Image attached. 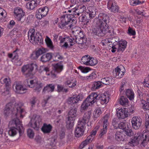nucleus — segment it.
I'll return each mask as SVG.
<instances>
[{"instance_id": "obj_17", "label": "nucleus", "mask_w": 149, "mask_h": 149, "mask_svg": "<svg viewBox=\"0 0 149 149\" xmlns=\"http://www.w3.org/2000/svg\"><path fill=\"white\" fill-rule=\"evenodd\" d=\"M91 114L92 112L91 111L86 112L84 113L83 117L79 118L78 122L81 123H83V124L86 125L89 121Z\"/></svg>"}, {"instance_id": "obj_62", "label": "nucleus", "mask_w": 149, "mask_h": 149, "mask_svg": "<svg viewBox=\"0 0 149 149\" xmlns=\"http://www.w3.org/2000/svg\"><path fill=\"white\" fill-rule=\"evenodd\" d=\"M118 128L122 130H124L126 128L125 127V123L123 122H121L119 123Z\"/></svg>"}, {"instance_id": "obj_59", "label": "nucleus", "mask_w": 149, "mask_h": 149, "mask_svg": "<svg viewBox=\"0 0 149 149\" xmlns=\"http://www.w3.org/2000/svg\"><path fill=\"white\" fill-rule=\"evenodd\" d=\"M37 100L36 98L35 97H33L30 99V102L32 107L34 106Z\"/></svg>"}, {"instance_id": "obj_52", "label": "nucleus", "mask_w": 149, "mask_h": 149, "mask_svg": "<svg viewBox=\"0 0 149 149\" xmlns=\"http://www.w3.org/2000/svg\"><path fill=\"white\" fill-rule=\"evenodd\" d=\"M81 15V16H80L79 17V19H80V18H81V21L83 22H84L86 24H87L89 22V19L88 18L86 15Z\"/></svg>"}, {"instance_id": "obj_14", "label": "nucleus", "mask_w": 149, "mask_h": 149, "mask_svg": "<svg viewBox=\"0 0 149 149\" xmlns=\"http://www.w3.org/2000/svg\"><path fill=\"white\" fill-rule=\"evenodd\" d=\"M13 88L15 92L18 93H24L26 92L27 90L26 89L24 88L22 85L17 82H15L14 84Z\"/></svg>"}, {"instance_id": "obj_9", "label": "nucleus", "mask_w": 149, "mask_h": 149, "mask_svg": "<svg viewBox=\"0 0 149 149\" xmlns=\"http://www.w3.org/2000/svg\"><path fill=\"white\" fill-rule=\"evenodd\" d=\"M14 13L15 15V17L18 21L22 22L24 21V13L21 8L19 7L15 8Z\"/></svg>"}, {"instance_id": "obj_38", "label": "nucleus", "mask_w": 149, "mask_h": 149, "mask_svg": "<svg viewBox=\"0 0 149 149\" xmlns=\"http://www.w3.org/2000/svg\"><path fill=\"white\" fill-rule=\"evenodd\" d=\"M123 134L121 132L117 131L115 134V138L118 141H123L124 140L123 137Z\"/></svg>"}, {"instance_id": "obj_13", "label": "nucleus", "mask_w": 149, "mask_h": 149, "mask_svg": "<svg viewBox=\"0 0 149 149\" xmlns=\"http://www.w3.org/2000/svg\"><path fill=\"white\" fill-rule=\"evenodd\" d=\"M97 131L95 130H93L91 134L88 136L86 139L83 141L80 145L79 147L81 149L83 148L85 146L88 144L90 141H92L96 134Z\"/></svg>"}, {"instance_id": "obj_24", "label": "nucleus", "mask_w": 149, "mask_h": 149, "mask_svg": "<svg viewBox=\"0 0 149 149\" xmlns=\"http://www.w3.org/2000/svg\"><path fill=\"white\" fill-rule=\"evenodd\" d=\"M98 95L96 93H93L88 96L85 100L86 101L90 104V105L91 104H92L98 100Z\"/></svg>"}, {"instance_id": "obj_45", "label": "nucleus", "mask_w": 149, "mask_h": 149, "mask_svg": "<svg viewBox=\"0 0 149 149\" xmlns=\"http://www.w3.org/2000/svg\"><path fill=\"white\" fill-rule=\"evenodd\" d=\"M128 102L127 99L123 96H122L119 99L120 103L122 105H126Z\"/></svg>"}, {"instance_id": "obj_49", "label": "nucleus", "mask_w": 149, "mask_h": 149, "mask_svg": "<svg viewBox=\"0 0 149 149\" xmlns=\"http://www.w3.org/2000/svg\"><path fill=\"white\" fill-rule=\"evenodd\" d=\"M73 34L76 35L77 36H79V38H85L84 37V36L82 32L80 31H72Z\"/></svg>"}, {"instance_id": "obj_55", "label": "nucleus", "mask_w": 149, "mask_h": 149, "mask_svg": "<svg viewBox=\"0 0 149 149\" xmlns=\"http://www.w3.org/2000/svg\"><path fill=\"white\" fill-rule=\"evenodd\" d=\"M88 14L89 18L90 19H92L95 16L96 14V11L94 9L91 10V11L89 10Z\"/></svg>"}, {"instance_id": "obj_36", "label": "nucleus", "mask_w": 149, "mask_h": 149, "mask_svg": "<svg viewBox=\"0 0 149 149\" xmlns=\"http://www.w3.org/2000/svg\"><path fill=\"white\" fill-rule=\"evenodd\" d=\"M126 94L130 100L134 99V94L132 90L130 89H128L126 90Z\"/></svg>"}, {"instance_id": "obj_29", "label": "nucleus", "mask_w": 149, "mask_h": 149, "mask_svg": "<svg viewBox=\"0 0 149 149\" xmlns=\"http://www.w3.org/2000/svg\"><path fill=\"white\" fill-rule=\"evenodd\" d=\"M52 57V53H48L43 54L41 57L40 60L43 62H46L50 61Z\"/></svg>"}, {"instance_id": "obj_11", "label": "nucleus", "mask_w": 149, "mask_h": 149, "mask_svg": "<svg viewBox=\"0 0 149 149\" xmlns=\"http://www.w3.org/2000/svg\"><path fill=\"white\" fill-rule=\"evenodd\" d=\"M143 134L140 132L137 133V135H136L133 139H132L131 141L130 142V144L132 143L133 146L137 145L139 144L140 141H143L142 143H145L146 142H143V139H144L143 137Z\"/></svg>"}, {"instance_id": "obj_20", "label": "nucleus", "mask_w": 149, "mask_h": 149, "mask_svg": "<svg viewBox=\"0 0 149 149\" xmlns=\"http://www.w3.org/2000/svg\"><path fill=\"white\" fill-rule=\"evenodd\" d=\"M82 97L81 95H78L77 96H73L68 98V103L70 105L72 106L77 103L79 101L81 100Z\"/></svg>"}, {"instance_id": "obj_43", "label": "nucleus", "mask_w": 149, "mask_h": 149, "mask_svg": "<svg viewBox=\"0 0 149 149\" xmlns=\"http://www.w3.org/2000/svg\"><path fill=\"white\" fill-rule=\"evenodd\" d=\"M76 81L75 79L70 80L67 81L65 84L67 85L69 87L72 88L76 85Z\"/></svg>"}, {"instance_id": "obj_63", "label": "nucleus", "mask_w": 149, "mask_h": 149, "mask_svg": "<svg viewBox=\"0 0 149 149\" xmlns=\"http://www.w3.org/2000/svg\"><path fill=\"white\" fill-rule=\"evenodd\" d=\"M49 141L51 142L50 143L51 146H54L56 143V139L54 137H52L49 139Z\"/></svg>"}, {"instance_id": "obj_61", "label": "nucleus", "mask_w": 149, "mask_h": 149, "mask_svg": "<svg viewBox=\"0 0 149 149\" xmlns=\"http://www.w3.org/2000/svg\"><path fill=\"white\" fill-rule=\"evenodd\" d=\"M77 7L81 14L86 10V6L84 5L80 6Z\"/></svg>"}, {"instance_id": "obj_16", "label": "nucleus", "mask_w": 149, "mask_h": 149, "mask_svg": "<svg viewBox=\"0 0 149 149\" xmlns=\"http://www.w3.org/2000/svg\"><path fill=\"white\" fill-rule=\"evenodd\" d=\"M53 70L51 72V75L53 77H55L56 76V73L61 72L63 69V66L61 64L57 63L56 64H52Z\"/></svg>"}, {"instance_id": "obj_31", "label": "nucleus", "mask_w": 149, "mask_h": 149, "mask_svg": "<svg viewBox=\"0 0 149 149\" xmlns=\"http://www.w3.org/2000/svg\"><path fill=\"white\" fill-rule=\"evenodd\" d=\"M52 127L50 124L44 123L41 128V130L44 133L48 134L50 132Z\"/></svg>"}, {"instance_id": "obj_41", "label": "nucleus", "mask_w": 149, "mask_h": 149, "mask_svg": "<svg viewBox=\"0 0 149 149\" xmlns=\"http://www.w3.org/2000/svg\"><path fill=\"white\" fill-rule=\"evenodd\" d=\"M74 120L71 119V118H68V120L67 121L66 123V127L68 129H70L72 128L73 126L74 121Z\"/></svg>"}, {"instance_id": "obj_39", "label": "nucleus", "mask_w": 149, "mask_h": 149, "mask_svg": "<svg viewBox=\"0 0 149 149\" xmlns=\"http://www.w3.org/2000/svg\"><path fill=\"white\" fill-rule=\"evenodd\" d=\"M124 132L125 134L128 136L131 137L134 134V133L131 128L128 127L126 128L124 130Z\"/></svg>"}, {"instance_id": "obj_27", "label": "nucleus", "mask_w": 149, "mask_h": 149, "mask_svg": "<svg viewBox=\"0 0 149 149\" xmlns=\"http://www.w3.org/2000/svg\"><path fill=\"white\" fill-rule=\"evenodd\" d=\"M98 100L100 101L102 104L107 103L108 101L109 96L108 95L102 94L100 95H98Z\"/></svg>"}, {"instance_id": "obj_46", "label": "nucleus", "mask_w": 149, "mask_h": 149, "mask_svg": "<svg viewBox=\"0 0 149 149\" xmlns=\"http://www.w3.org/2000/svg\"><path fill=\"white\" fill-rule=\"evenodd\" d=\"M72 13L71 14L72 15L73 17L74 16L75 17H77V16L81 14L80 12H79L80 11L79 10V9L78 8H77L76 9H72Z\"/></svg>"}, {"instance_id": "obj_50", "label": "nucleus", "mask_w": 149, "mask_h": 149, "mask_svg": "<svg viewBox=\"0 0 149 149\" xmlns=\"http://www.w3.org/2000/svg\"><path fill=\"white\" fill-rule=\"evenodd\" d=\"M145 126L147 130L149 132V115L146 114V121Z\"/></svg>"}, {"instance_id": "obj_2", "label": "nucleus", "mask_w": 149, "mask_h": 149, "mask_svg": "<svg viewBox=\"0 0 149 149\" xmlns=\"http://www.w3.org/2000/svg\"><path fill=\"white\" fill-rule=\"evenodd\" d=\"M9 124L12 127L10 128L8 131V134L10 136H13L19 132L20 135L23 132V128L22 122L17 118H15L10 122Z\"/></svg>"}, {"instance_id": "obj_15", "label": "nucleus", "mask_w": 149, "mask_h": 149, "mask_svg": "<svg viewBox=\"0 0 149 149\" xmlns=\"http://www.w3.org/2000/svg\"><path fill=\"white\" fill-rule=\"evenodd\" d=\"M116 111L117 116L119 119H124L129 115L128 111L125 108L117 109Z\"/></svg>"}, {"instance_id": "obj_57", "label": "nucleus", "mask_w": 149, "mask_h": 149, "mask_svg": "<svg viewBox=\"0 0 149 149\" xmlns=\"http://www.w3.org/2000/svg\"><path fill=\"white\" fill-rule=\"evenodd\" d=\"M54 61H58L59 60H61L63 58V57L59 53H56L54 54V57L53 58Z\"/></svg>"}, {"instance_id": "obj_6", "label": "nucleus", "mask_w": 149, "mask_h": 149, "mask_svg": "<svg viewBox=\"0 0 149 149\" xmlns=\"http://www.w3.org/2000/svg\"><path fill=\"white\" fill-rule=\"evenodd\" d=\"M96 25L95 27L93 29L92 33L93 35L103 36L106 33H110L109 29L106 26H105L104 27L101 25L98 26L97 24Z\"/></svg>"}, {"instance_id": "obj_60", "label": "nucleus", "mask_w": 149, "mask_h": 149, "mask_svg": "<svg viewBox=\"0 0 149 149\" xmlns=\"http://www.w3.org/2000/svg\"><path fill=\"white\" fill-rule=\"evenodd\" d=\"M96 77V75L95 73L94 72H93L89 76H86V78L88 79H91L95 78Z\"/></svg>"}, {"instance_id": "obj_23", "label": "nucleus", "mask_w": 149, "mask_h": 149, "mask_svg": "<svg viewBox=\"0 0 149 149\" xmlns=\"http://www.w3.org/2000/svg\"><path fill=\"white\" fill-rule=\"evenodd\" d=\"M40 0H32L26 3L27 8L29 10H33L40 3Z\"/></svg>"}, {"instance_id": "obj_28", "label": "nucleus", "mask_w": 149, "mask_h": 149, "mask_svg": "<svg viewBox=\"0 0 149 149\" xmlns=\"http://www.w3.org/2000/svg\"><path fill=\"white\" fill-rule=\"evenodd\" d=\"M77 39L76 40V43L80 45L79 47L80 48L82 49L85 48L86 46V40L85 38H79V36H77Z\"/></svg>"}, {"instance_id": "obj_12", "label": "nucleus", "mask_w": 149, "mask_h": 149, "mask_svg": "<svg viewBox=\"0 0 149 149\" xmlns=\"http://www.w3.org/2000/svg\"><path fill=\"white\" fill-rule=\"evenodd\" d=\"M132 127L135 130L139 129L141 125L142 120L139 117L134 116L132 119Z\"/></svg>"}, {"instance_id": "obj_30", "label": "nucleus", "mask_w": 149, "mask_h": 149, "mask_svg": "<svg viewBox=\"0 0 149 149\" xmlns=\"http://www.w3.org/2000/svg\"><path fill=\"white\" fill-rule=\"evenodd\" d=\"M101 82L106 85H110L114 83V80L112 77H104L101 79Z\"/></svg>"}, {"instance_id": "obj_19", "label": "nucleus", "mask_w": 149, "mask_h": 149, "mask_svg": "<svg viewBox=\"0 0 149 149\" xmlns=\"http://www.w3.org/2000/svg\"><path fill=\"white\" fill-rule=\"evenodd\" d=\"M124 69V67H123L121 68L117 67L113 72V76L118 79L122 78L125 72V70Z\"/></svg>"}, {"instance_id": "obj_51", "label": "nucleus", "mask_w": 149, "mask_h": 149, "mask_svg": "<svg viewBox=\"0 0 149 149\" xmlns=\"http://www.w3.org/2000/svg\"><path fill=\"white\" fill-rule=\"evenodd\" d=\"M73 35L74 37L71 36V38L69 39V42L71 43L70 44L71 46L73 45L75 43H76V40L77 38V37L76 35H74V34Z\"/></svg>"}, {"instance_id": "obj_54", "label": "nucleus", "mask_w": 149, "mask_h": 149, "mask_svg": "<svg viewBox=\"0 0 149 149\" xmlns=\"http://www.w3.org/2000/svg\"><path fill=\"white\" fill-rule=\"evenodd\" d=\"M27 134L30 138L32 139L34 137V133L32 129H29L27 131Z\"/></svg>"}, {"instance_id": "obj_34", "label": "nucleus", "mask_w": 149, "mask_h": 149, "mask_svg": "<svg viewBox=\"0 0 149 149\" xmlns=\"http://www.w3.org/2000/svg\"><path fill=\"white\" fill-rule=\"evenodd\" d=\"M54 88L55 86L53 84H48L44 88L43 92H52L54 91Z\"/></svg>"}, {"instance_id": "obj_33", "label": "nucleus", "mask_w": 149, "mask_h": 149, "mask_svg": "<svg viewBox=\"0 0 149 149\" xmlns=\"http://www.w3.org/2000/svg\"><path fill=\"white\" fill-rule=\"evenodd\" d=\"M0 82L2 84H5L6 87H8L11 83L10 79L8 77H2L0 79Z\"/></svg>"}, {"instance_id": "obj_53", "label": "nucleus", "mask_w": 149, "mask_h": 149, "mask_svg": "<svg viewBox=\"0 0 149 149\" xmlns=\"http://www.w3.org/2000/svg\"><path fill=\"white\" fill-rule=\"evenodd\" d=\"M45 41L47 46L51 49H52L53 47L52 42L51 39L47 37V39H46Z\"/></svg>"}, {"instance_id": "obj_58", "label": "nucleus", "mask_w": 149, "mask_h": 149, "mask_svg": "<svg viewBox=\"0 0 149 149\" xmlns=\"http://www.w3.org/2000/svg\"><path fill=\"white\" fill-rule=\"evenodd\" d=\"M118 120L116 118H114L112 122V125L115 129H117L118 127Z\"/></svg>"}, {"instance_id": "obj_3", "label": "nucleus", "mask_w": 149, "mask_h": 149, "mask_svg": "<svg viewBox=\"0 0 149 149\" xmlns=\"http://www.w3.org/2000/svg\"><path fill=\"white\" fill-rule=\"evenodd\" d=\"M73 16L72 14L63 15L61 18V22L59 24V27L61 29L64 28L67 25L69 24V26L71 28L76 23L75 19H72Z\"/></svg>"}, {"instance_id": "obj_25", "label": "nucleus", "mask_w": 149, "mask_h": 149, "mask_svg": "<svg viewBox=\"0 0 149 149\" xmlns=\"http://www.w3.org/2000/svg\"><path fill=\"white\" fill-rule=\"evenodd\" d=\"M127 42L125 40H121L117 45L118 47L117 52H123L126 47Z\"/></svg>"}, {"instance_id": "obj_48", "label": "nucleus", "mask_w": 149, "mask_h": 149, "mask_svg": "<svg viewBox=\"0 0 149 149\" xmlns=\"http://www.w3.org/2000/svg\"><path fill=\"white\" fill-rule=\"evenodd\" d=\"M97 61L94 58L90 57L87 65L93 66L96 64L97 63Z\"/></svg>"}, {"instance_id": "obj_56", "label": "nucleus", "mask_w": 149, "mask_h": 149, "mask_svg": "<svg viewBox=\"0 0 149 149\" xmlns=\"http://www.w3.org/2000/svg\"><path fill=\"white\" fill-rule=\"evenodd\" d=\"M141 107L144 109L149 110V105L145 101L143 100L142 101Z\"/></svg>"}, {"instance_id": "obj_10", "label": "nucleus", "mask_w": 149, "mask_h": 149, "mask_svg": "<svg viewBox=\"0 0 149 149\" xmlns=\"http://www.w3.org/2000/svg\"><path fill=\"white\" fill-rule=\"evenodd\" d=\"M85 125L78 122L77 126L75 131V136L79 137L83 134L85 128Z\"/></svg>"}, {"instance_id": "obj_8", "label": "nucleus", "mask_w": 149, "mask_h": 149, "mask_svg": "<svg viewBox=\"0 0 149 149\" xmlns=\"http://www.w3.org/2000/svg\"><path fill=\"white\" fill-rule=\"evenodd\" d=\"M41 123V119L39 116H36L35 119L32 118L29 124V126H31L34 130H38L39 129V125Z\"/></svg>"}, {"instance_id": "obj_18", "label": "nucleus", "mask_w": 149, "mask_h": 149, "mask_svg": "<svg viewBox=\"0 0 149 149\" xmlns=\"http://www.w3.org/2000/svg\"><path fill=\"white\" fill-rule=\"evenodd\" d=\"M47 49L43 47L39 48L35 52H33L31 56V58L32 59H36L41 55L46 52Z\"/></svg>"}, {"instance_id": "obj_5", "label": "nucleus", "mask_w": 149, "mask_h": 149, "mask_svg": "<svg viewBox=\"0 0 149 149\" xmlns=\"http://www.w3.org/2000/svg\"><path fill=\"white\" fill-rule=\"evenodd\" d=\"M109 17L105 14L102 13H100L98 15V19L95 18L94 24H97L98 26L101 25L105 27L106 26L108 28V26L107 24L109 21Z\"/></svg>"}, {"instance_id": "obj_32", "label": "nucleus", "mask_w": 149, "mask_h": 149, "mask_svg": "<svg viewBox=\"0 0 149 149\" xmlns=\"http://www.w3.org/2000/svg\"><path fill=\"white\" fill-rule=\"evenodd\" d=\"M25 83L26 85L28 86L29 87L32 88L36 84H37V82L36 80L28 79L25 80Z\"/></svg>"}, {"instance_id": "obj_42", "label": "nucleus", "mask_w": 149, "mask_h": 149, "mask_svg": "<svg viewBox=\"0 0 149 149\" xmlns=\"http://www.w3.org/2000/svg\"><path fill=\"white\" fill-rule=\"evenodd\" d=\"M90 58V57L89 55H85L82 57L81 61L84 64L87 65Z\"/></svg>"}, {"instance_id": "obj_35", "label": "nucleus", "mask_w": 149, "mask_h": 149, "mask_svg": "<svg viewBox=\"0 0 149 149\" xmlns=\"http://www.w3.org/2000/svg\"><path fill=\"white\" fill-rule=\"evenodd\" d=\"M77 111V109L75 108L71 109L69 113L68 118L72 119V120H74L75 117L76 116V113Z\"/></svg>"}, {"instance_id": "obj_26", "label": "nucleus", "mask_w": 149, "mask_h": 149, "mask_svg": "<svg viewBox=\"0 0 149 149\" xmlns=\"http://www.w3.org/2000/svg\"><path fill=\"white\" fill-rule=\"evenodd\" d=\"M109 0L107 6L109 9L113 12H118L119 10L118 7L115 3H113V2L111 0Z\"/></svg>"}, {"instance_id": "obj_47", "label": "nucleus", "mask_w": 149, "mask_h": 149, "mask_svg": "<svg viewBox=\"0 0 149 149\" xmlns=\"http://www.w3.org/2000/svg\"><path fill=\"white\" fill-rule=\"evenodd\" d=\"M94 112L95 113L93 114V118L95 120L101 114L102 112L100 109H98L95 111Z\"/></svg>"}, {"instance_id": "obj_7", "label": "nucleus", "mask_w": 149, "mask_h": 149, "mask_svg": "<svg viewBox=\"0 0 149 149\" xmlns=\"http://www.w3.org/2000/svg\"><path fill=\"white\" fill-rule=\"evenodd\" d=\"M36 65L34 64H31L23 66L22 68V71L23 73L26 72V77H31L32 75V72L33 70L34 66Z\"/></svg>"}, {"instance_id": "obj_21", "label": "nucleus", "mask_w": 149, "mask_h": 149, "mask_svg": "<svg viewBox=\"0 0 149 149\" xmlns=\"http://www.w3.org/2000/svg\"><path fill=\"white\" fill-rule=\"evenodd\" d=\"M38 12L36 15V17L37 18L40 19L47 15L48 11V8L47 7L45 6L38 9Z\"/></svg>"}, {"instance_id": "obj_22", "label": "nucleus", "mask_w": 149, "mask_h": 149, "mask_svg": "<svg viewBox=\"0 0 149 149\" xmlns=\"http://www.w3.org/2000/svg\"><path fill=\"white\" fill-rule=\"evenodd\" d=\"M108 118L106 116L104 118V120L103 121V128L101 131L100 134L99 135V137L101 138L103 135L106 133L107 130V127L108 125Z\"/></svg>"}, {"instance_id": "obj_40", "label": "nucleus", "mask_w": 149, "mask_h": 149, "mask_svg": "<svg viewBox=\"0 0 149 149\" xmlns=\"http://www.w3.org/2000/svg\"><path fill=\"white\" fill-rule=\"evenodd\" d=\"M90 105V104L87 102L85 100H84L81 105L80 111L82 112L86 110L87 109L88 106Z\"/></svg>"}, {"instance_id": "obj_64", "label": "nucleus", "mask_w": 149, "mask_h": 149, "mask_svg": "<svg viewBox=\"0 0 149 149\" xmlns=\"http://www.w3.org/2000/svg\"><path fill=\"white\" fill-rule=\"evenodd\" d=\"M143 141H149V132L145 134V138L143 139Z\"/></svg>"}, {"instance_id": "obj_1", "label": "nucleus", "mask_w": 149, "mask_h": 149, "mask_svg": "<svg viewBox=\"0 0 149 149\" xmlns=\"http://www.w3.org/2000/svg\"><path fill=\"white\" fill-rule=\"evenodd\" d=\"M23 104L20 103H16L13 104L12 103H9L6 106L4 113L6 116H8L13 114V116L17 118L19 117H23V114L25 112L24 109L22 108Z\"/></svg>"}, {"instance_id": "obj_44", "label": "nucleus", "mask_w": 149, "mask_h": 149, "mask_svg": "<svg viewBox=\"0 0 149 149\" xmlns=\"http://www.w3.org/2000/svg\"><path fill=\"white\" fill-rule=\"evenodd\" d=\"M144 1H141L139 0H130V3L131 5L133 6H136L138 5L142 4L144 3Z\"/></svg>"}, {"instance_id": "obj_37", "label": "nucleus", "mask_w": 149, "mask_h": 149, "mask_svg": "<svg viewBox=\"0 0 149 149\" xmlns=\"http://www.w3.org/2000/svg\"><path fill=\"white\" fill-rule=\"evenodd\" d=\"M101 86V82L100 81L94 82L92 85L91 89L95 91L100 88Z\"/></svg>"}, {"instance_id": "obj_4", "label": "nucleus", "mask_w": 149, "mask_h": 149, "mask_svg": "<svg viewBox=\"0 0 149 149\" xmlns=\"http://www.w3.org/2000/svg\"><path fill=\"white\" fill-rule=\"evenodd\" d=\"M28 37L30 42L33 43H37L40 45L43 42L42 36L39 32H37L35 34L34 29L29 31L28 33Z\"/></svg>"}]
</instances>
